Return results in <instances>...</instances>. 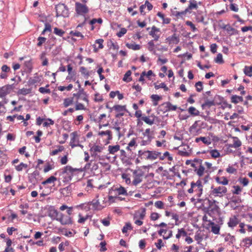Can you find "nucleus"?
<instances>
[{"mask_svg": "<svg viewBox=\"0 0 252 252\" xmlns=\"http://www.w3.org/2000/svg\"><path fill=\"white\" fill-rule=\"evenodd\" d=\"M56 17L63 16L67 17L69 16L68 9L63 3H59L56 5Z\"/></svg>", "mask_w": 252, "mask_h": 252, "instance_id": "obj_1", "label": "nucleus"}, {"mask_svg": "<svg viewBox=\"0 0 252 252\" xmlns=\"http://www.w3.org/2000/svg\"><path fill=\"white\" fill-rule=\"evenodd\" d=\"M75 10L79 15H83L89 12L88 7L86 5L79 2H76L75 3Z\"/></svg>", "mask_w": 252, "mask_h": 252, "instance_id": "obj_2", "label": "nucleus"}, {"mask_svg": "<svg viewBox=\"0 0 252 252\" xmlns=\"http://www.w3.org/2000/svg\"><path fill=\"white\" fill-rule=\"evenodd\" d=\"M206 200H208V204H209V207L207 208V209H208L207 213L208 214H210L209 213V212H216L218 213L220 211V208H219V206L215 204V203L217 202V201L215 200H211L209 199L208 198H206Z\"/></svg>", "mask_w": 252, "mask_h": 252, "instance_id": "obj_3", "label": "nucleus"}, {"mask_svg": "<svg viewBox=\"0 0 252 252\" xmlns=\"http://www.w3.org/2000/svg\"><path fill=\"white\" fill-rule=\"evenodd\" d=\"M227 192V189L225 187H219L214 189L210 193V196L214 195L215 196H221L222 193H225Z\"/></svg>", "mask_w": 252, "mask_h": 252, "instance_id": "obj_4", "label": "nucleus"}, {"mask_svg": "<svg viewBox=\"0 0 252 252\" xmlns=\"http://www.w3.org/2000/svg\"><path fill=\"white\" fill-rule=\"evenodd\" d=\"M13 84L7 85L2 87H0V97H4L7 94H9L13 89Z\"/></svg>", "mask_w": 252, "mask_h": 252, "instance_id": "obj_5", "label": "nucleus"}, {"mask_svg": "<svg viewBox=\"0 0 252 252\" xmlns=\"http://www.w3.org/2000/svg\"><path fill=\"white\" fill-rule=\"evenodd\" d=\"M56 220L59 221L63 225L72 224V223L71 218L69 216L64 215L62 213L60 214L59 218H56Z\"/></svg>", "mask_w": 252, "mask_h": 252, "instance_id": "obj_6", "label": "nucleus"}, {"mask_svg": "<svg viewBox=\"0 0 252 252\" xmlns=\"http://www.w3.org/2000/svg\"><path fill=\"white\" fill-rule=\"evenodd\" d=\"M205 102L201 105V107L203 109L206 108H210L212 106H215L216 104L215 99L209 100L208 97L204 96Z\"/></svg>", "mask_w": 252, "mask_h": 252, "instance_id": "obj_7", "label": "nucleus"}, {"mask_svg": "<svg viewBox=\"0 0 252 252\" xmlns=\"http://www.w3.org/2000/svg\"><path fill=\"white\" fill-rule=\"evenodd\" d=\"M39 172L35 170L32 173L29 174V181L33 185H35L37 183V176H39Z\"/></svg>", "mask_w": 252, "mask_h": 252, "instance_id": "obj_8", "label": "nucleus"}, {"mask_svg": "<svg viewBox=\"0 0 252 252\" xmlns=\"http://www.w3.org/2000/svg\"><path fill=\"white\" fill-rule=\"evenodd\" d=\"M160 30L159 28H157L156 26H153L151 28V31L149 32V34L152 36L154 39L153 40L158 41L159 38V35L157 34L156 32H159Z\"/></svg>", "mask_w": 252, "mask_h": 252, "instance_id": "obj_9", "label": "nucleus"}, {"mask_svg": "<svg viewBox=\"0 0 252 252\" xmlns=\"http://www.w3.org/2000/svg\"><path fill=\"white\" fill-rule=\"evenodd\" d=\"M89 205L92 206V209L94 210H100L103 208L98 200L94 199L89 203Z\"/></svg>", "mask_w": 252, "mask_h": 252, "instance_id": "obj_10", "label": "nucleus"}, {"mask_svg": "<svg viewBox=\"0 0 252 252\" xmlns=\"http://www.w3.org/2000/svg\"><path fill=\"white\" fill-rule=\"evenodd\" d=\"M147 152H148V155L146 158L147 159H155L161 154L160 152L156 151L147 150Z\"/></svg>", "mask_w": 252, "mask_h": 252, "instance_id": "obj_11", "label": "nucleus"}, {"mask_svg": "<svg viewBox=\"0 0 252 252\" xmlns=\"http://www.w3.org/2000/svg\"><path fill=\"white\" fill-rule=\"evenodd\" d=\"M231 137L233 139V143L228 144L229 148H237L241 146L242 143L237 137L231 136Z\"/></svg>", "mask_w": 252, "mask_h": 252, "instance_id": "obj_12", "label": "nucleus"}, {"mask_svg": "<svg viewBox=\"0 0 252 252\" xmlns=\"http://www.w3.org/2000/svg\"><path fill=\"white\" fill-rule=\"evenodd\" d=\"M209 221V223L208 225L211 226V231L215 234H219L220 226L219 225L215 224L213 221L210 220Z\"/></svg>", "mask_w": 252, "mask_h": 252, "instance_id": "obj_13", "label": "nucleus"}, {"mask_svg": "<svg viewBox=\"0 0 252 252\" xmlns=\"http://www.w3.org/2000/svg\"><path fill=\"white\" fill-rule=\"evenodd\" d=\"M166 40L169 42V44H178L180 39L179 38L176 36V34H173L172 36H169L166 38Z\"/></svg>", "mask_w": 252, "mask_h": 252, "instance_id": "obj_14", "label": "nucleus"}, {"mask_svg": "<svg viewBox=\"0 0 252 252\" xmlns=\"http://www.w3.org/2000/svg\"><path fill=\"white\" fill-rule=\"evenodd\" d=\"M239 223V220L236 216H234L233 218H230L228 222V225L229 227L233 228L236 226Z\"/></svg>", "mask_w": 252, "mask_h": 252, "instance_id": "obj_15", "label": "nucleus"}, {"mask_svg": "<svg viewBox=\"0 0 252 252\" xmlns=\"http://www.w3.org/2000/svg\"><path fill=\"white\" fill-rule=\"evenodd\" d=\"M166 105L165 106L166 109L165 110V112L169 111L171 110L175 111L177 108V107L176 105H174L172 104L170 102H165L162 104V105Z\"/></svg>", "mask_w": 252, "mask_h": 252, "instance_id": "obj_16", "label": "nucleus"}, {"mask_svg": "<svg viewBox=\"0 0 252 252\" xmlns=\"http://www.w3.org/2000/svg\"><path fill=\"white\" fill-rule=\"evenodd\" d=\"M243 101V97L241 96H238L237 95H233L231 97V101L232 103L237 104L239 101L242 102Z\"/></svg>", "mask_w": 252, "mask_h": 252, "instance_id": "obj_17", "label": "nucleus"}, {"mask_svg": "<svg viewBox=\"0 0 252 252\" xmlns=\"http://www.w3.org/2000/svg\"><path fill=\"white\" fill-rule=\"evenodd\" d=\"M120 146L119 145L115 146L110 145L108 147V151L110 154H114L115 153L120 150Z\"/></svg>", "mask_w": 252, "mask_h": 252, "instance_id": "obj_18", "label": "nucleus"}, {"mask_svg": "<svg viewBox=\"0 0 252 252\" xmlns=\"http://www.w3.org/2000/svg\"><path fill=\"white\" fill-rule=\"evenodd\" d=\"M77 170V169L73 168L71 166L68 165L64 167L63 171L62 172V174H64L65 173H67L68 172L72 174L73 172Z\"/></svg>", "mask_w": 252, "mask_h": 252, "instance_id": "obj_19", "label": "nucleus"}, {"mask_svg": "<svg viewBox=\"0 0 252 252\" xmlns=\"http://www.w3.org/2000/svg\"><path fill=\"white\" fill-rule=\"evenodd\" d=\"M155 44L154 40H152L148 43V49L149 51L153 52L156 55H157L156 50L154 49Z\"/></svg>", "mask_w": 252, "mask_h": 252, "instance_id": "obj_20", "label": "nucleus"}, {"mask_svg": "<svg viewBox=\"0 0 252 252\" xmlns=\"http://www.w3.org/2000/svg\"><path fill=\"white\" fill-rule=\"evenodd\" d=\"M85 95V96H87V94H86V93L85 92L84 90L83 89H79V91L76 93V94H73V95L74 97H76V99H77V100L79 98H80V97H81L82 95Z\"/></svg>", "mask_w": 252, "mask_h": 252, "instance_id": "obj_21", "label": "nucleus"}, {"mask_svg": "<svg viewBox=\"0 0 252 252\" xmlns=\"http://www.w3.org/2000/svg\"><path fill=\"white\" fill-rule=\"evenodd\" d=\"M32 90L31 89L23 88L19 89L17 92L18 95H26L31 93Z\"/></svg>", "mask_w": 252, "mask_h": 252, "instance_id": "obj_22", "label": "nucleus"}, {"mask_svg": "<svg viewBox=\"0 0 252 252\" xmlns=\"http://www.w3.org/2000/svg\"><path fill=\"white\" fill-rule=\"evenodd\" d=\"M115 190L118 192L119 195H124L126 196L128 195L126 190L124 187L122 186H120V187L119 188H116Z\"/></svg>", "mask_w": 252, "mask_h": 252, "instance_id": "obj_23", "label": "nucleus"}, {"mask_svg": "<svg viewBox=\"0 0 252 252\" xmlns=\"http://www.w3.org/2000/svg\"><path fill=\"white\" fill-rule=\"evenodd\" d=\"M189 113L192 116H198L199 115V112L195 107L190 106L188 109Z\"/></svg>", "mask_w": 252, "mask_h": 252, "instance_id": "obj_24", "label": "nucleus"}, {"mask_svg": "<svg viewBox=\"0 0 252 252\" xmlns=\"http://www.w3.org/2000/svg\"><path fill=\"white\" fill-rule=\"evenodd\" d=\"M72 184H70L69 186H68L64 188L61 189L60 190L61 193L64 194V193L63 192V191H65L66 195H67L69 193H71V192L72 191Z\"/></svg>", "mask_w": 252, "mask_h": 252, "instance_id": "obj_25", "label": "nucleus"}, {"mask_svg": "<svg viewBox=\"0 0 252 252\" xmlns=\"http://www.w3.org/2000/svg\"><path fill=\"white\" fill-rule=\"evenodd\" d=\"M131 74V71L129 70L126 72L125 74L124 75L123 80L126 82H129L132 80V78L130 77Z\"/></svg>", "mask_w": 252, "mask_h": 252, "instance_id": "obj_26", "label": "nucleus"}, {"mask_svg": "<svg viewBox=\"0 0 252 252\" xmlns=\"http://www.w3.org/2000/svg\"><path fill=\"white\" fill-rule=\"evenodd\" d=\"M201 141L202 142L205 144L209 145L211 144V141L210 139H208L205 137H200L196 138L195 139V142H198L199 141Z\"/></svg>", "mask_w": 252, "mask_h": 252, "instance_id": "obj_27", "label": "nucleus"}, {"mask_svg": "<svg viewBox=\"0 0 252 252\" xmlns=\"http://www.w3.org/2000/svg\"><path fill=\"white\" fill-rule=\"evenodd\" d=\"M7 158L3 152H0V167L6 162Z\"/></svg>", "mask_w": 252, "mask_h": 252, "instance_id": "obj_28", "label": "nucleus"}, {"mask_svg": "<svg viewBox=\"0 0 252 252\" xmlns=\"http://www.w3.org/2000/svg\"><path fill=\"white\" fill-rule=\"evenodd\" d=\"M71 135L72 137L70 140V146L72 148H73L77 146V145L74 144V142H75L76 137L77 136V133L76 131H74L71 133Z\"/></svg>", "mask_w": 252, "mask_h": 252, "instance_id": "obj_29", "label": "nucleus"}, {"mask_svg": "<svg viewBox=\"0 0 252 252\" xmlns=\"http://www.w3.org/2000/svg\"><path fill=\"white\" fill-rule=\"evenodd\" d=\"M126 46L129 48L132 49L133 50H138L140 49V46L138 44H130V43H126Z\"/></svg>", "mask_w": 252, "mask_h": 252, "instance_id": "obj_30", "label": "nucleus"}, {"mask_svg": "<svg viewBox=\"0 0 252 252\" xmlns=\"http://www.w3.org/2000/svg\"><path fill=\"white\" fill-rule=\"evenodd\" d=\"M244 73L250 77L252 76V66H246L244 69Z\"/></svg>", "mask_w": 252, "mask_h": 252, "instance_id": "obj_31", "label": "nucleus"}, {"mask_svg": "<svg viewBox=\"0 0 252 252\" xmlns=\"http://www.w3.org/2000/svg\"><path fill=\"white\" fill-rule=\"evenodd\" d=\"M141 119L149 125H152L154 123V119H150L148 117L143 116L141 117Z\"/></svg>", "mask_w": 252, "mask_h": 252, "instance_id": "obj_32", "label": "nucleus"}, {"mask_svg": "<svg viewBox=\"0 0 252 252\" xmlns=\"http://www.w3.org/2000/svg\"><path fill=\"white\" fill-rule=\"evenodd\" d=\"M154 86L156 90L159 89V88H163L165 91H168L169 90V88L166 86L164 83H161L159 85H157L156 83H155Z\"/></svg>", "mask_w": 252, "mask_h": 252, "instance_id": "obj_33", "label": "nucleus"}, {"mask_svg": "<svg viewBox=\"0 0 252 252\" xmlns=\"http://www.w3.org/2000/svg\"><path fill=\"white\" fill-rule=\"evenodd\" d=\"M60 216L59 212L57 210L55 209L50 210V213L49 214V216L52 219H55L58 217V216Z\"/></svg>", "mask_w": 252, "mask_h": 252, "instance_id": "obj_34", "label": "nucleus"}, {"mask_svg": "<svg viewBox=\"0 0 252 252\" xmlns=\"http://www.w3.org/2000/svg\"><path fill=\"white\" fill-rule=\"evenodd\" d=\"M80 71L82 75H83L86 78H88L90 76L89 72L87 70V69L84 67L81 66L80 68Z\"/></svg>", "mask_w": 252, "mask_h": 252, "instance_id": "obj_35", "label": "nucleus"}, {"mask_svg": "<svg viewBox=\"0 0 252 252\" xmlns=\"http://www.w3.org/2000/svg\"><path fill=\"white\" fill-rule=\"evenodd\" d=\"M197 186L198 188V190L199 191V193L197 194V196L198 197H200L202 194L203 191V186L200 180H198L197 181Z\"/></svg>", "mask_w": 252, "mask_h": 252, "instance_id": "obj_36", "label": "nucleus"}, {"mask_svg": "<svg viewBox=\"0 0 252 252\" xmlns=\"http://www.w3.org/2000/svg\"><path fill=\"white\" fill-rule=\"evenodd\" d=\"M54 33L60 36H63V35L64 34L65 32L61 29H60L56 27L54 29Z\"/></svg>", "mask_w": 252, "mask_h": 252, "instance_id": "obj_37", "label": "nucleus"}, {"mask_svg": "<svg viewBox=\"0 0 252 252\" xmlns=\"http://www.w3.org/2000/svg\"><path fill=\"white\" fill-rule=\"evenodd\" d=\"M215 62L219 64H222L224 63L222 59V56L220 53L217 55V57L215 59Z\"/></svg>", "mask_w": 252, "mask_h": 252, "instance_id": "obj_38", "label": "nucleus"}, {"mask_svg": "<svg viewBox=\"0 0 252 252\" xmlns=\"http://www.w3.org/2000/svg\"><path fill=\"white\" fill-rule=\"evenodd\" d=\"M73 101V97L71 98H66L64 99L63 105L65 107H67L71 105Z\"/></svg>", "mask_w": 252, "mask_h": 252, "instance_id": "obj_39", "label": "nucleus"}, {"mask_svg": "<svg viewBox=\"0 0 252 252\" xmlns=\"http://www.w3.org/2000/svg\"><path fill=\"white\" fill-rule=\"evenodd\" d=\"M103 148L101 146H99L97 145H94L93 147H92L90 149L91 152H101Z\"/></svg>", "mask_w": 252, "mask_h": 252, "instance_id": "obj_40", "label": "nucleus"}, {"mask_svg": "<svg viewBox=\"0 0 252 252\" xmlns=\"http://www.w3.org/2000/svg\"><path fill=\"white\" fill-rule=\"evenodd\" d=\"M210 153L212 158H217L220 156V155L217 150H212L210 151Z\"/></svg>", "mask_w": 252, "mask_h": 252, "instance_id": "obj_41", "label": "nucleus"}, {"mask_svg": "<svg viewBox=\"0 0 252 252\" xmlns=\"http://www.w3.org/2000/svg\"><path fill=\"white\" fill-rule=\"evenodd\" d=\"M132 228V227L131 223L130 222H126L122 230L123 233H125L127 231V230H131Z\"/></svg>", "mask_w": 252, "mask_h": 252, "instance_id": "obj_42", "label": "nucleus"}, {"mask_svg": "<svg viewBox=\"0 0 252 252\" xmlns=\"http://www.w3.org/2000/svg\"><path fill=\"white\" fill-rule=\"evenodd\" d=\"M204 170H205L204 167L203 166H202V165H200L199 167V168L198 169H197V170L195 172H196L197 174L199 177H201L203 174Z\"/></svg>", "mask_w": 252, "mask_h": 252, "instance_id": "obj_43", "label": "nucleus"}, {"mask_svg": "<svg viewBox=\"0 0 252 252\" xmlns=\"http://www.w3.org/2000/svg\"><path fill=\"white\" fill-rule=\"evenodd\" d=\"M25 66L28 69V71L31 72L32 69V66L31 61H26L24 63Z\"/></svg>", "mask_w": 252, "mask_h": 252, "instance_id": "obj_44", "label": "nucleus"}, {"mask_svg": "<svg viewBox=\"0 0 252 252\" xmlns=\"http://www.w3.org/2000/svg\"><path fill=\"white\" fill-rule=\"evenodd\" d=\"M28 165L27 164L21 162L19 165L16 166L15 168L18 171H21L23 170V168H27Z\"/></svg>", "mask_w": 252, "mask_h": 252, "instance_id": "obj_45", "label": "nucleus"}, {"mask_svg": "<svg viewBox=\"0 0 252 252\" xmlns=\"http://www.w3.org/2000/svg\"><path fill=\"white\" fill-rule=\"evenodd\" d=\"M242 202V199L239 197L233 196L230 201L231 203H234L235 204L240 203Z\"/></svg>", "mask_w": 252, "mask_h": 252, "instance_id": "obj_46", "label": "nucleus"}, {"mask_svg": "<svg viewBox=\"0 0 252 252\" xmlns=\"http://www.w3.org/2000/svg\"><path fill=\"white\" fill-rule=\"evenodd\" d=\"M202 82L201 81H198L195 83V86L196 88V91L198 92H200L203 90Z\"/></svg>", "mask_w": 252, "mask_h": 252, "instance_id": "obj_47", "label": "nucleus"}, {"mask_svg": "<svg viewBox=\"0 0 252 252\" xmlns=\"http://www.w3.org/2000/svg\"><path fill=\"white\" fill-rule=\"evenodd\" d=\"M38 77L35 76L34 79L30 78L29 80L28 83L29 85H34L38 82Z\"/></svg>", "mask_w": 252, "mask_h": 252, "instance_id": "obj_48", "label": "nucleus"}, {"mask_svg": "<svg viewBox=\"0 0 252 252\" xmlns=\"http://www.w3.org/2000/svg\"><path fill=\"white\" fill-rule=\"evenodd\" d=\"M233 188L235 190L232 191V193L234 194H239L242 190V189L239 186H234Z\"/></svg>", "mask_w": 252, "mask_h": 252, "instance_id": "obj_49", "label": "nucleus"}, {"mask_svg": "<svg viewBox=\"0 0 252 252\" xmlns=\"http://www.w3.org/2000/svg\"><path fill=\"white\" fill-rule=\"evenodd\" d=\"M37 40L38 42L37 44L38 46H41L42 44L45 42L46 40V38L44 37L39 36L38 37Z\"/></svg>", "mask_w": 252, "mask_h": 252, "instance_id": "obj_50", "label": "nucleus"}, {"mask_svg": "<svg viewBox=\"0 0 252 252\" xmlns=\"http://www.w3.org/2000/svg\"><path fill=\"white\" fill-rule=\"evenodd\" d=\"M225 241H230L231 243H233V241L235 240V237L231 236L229 233L227 234V236L225 238Z\"/></svg>", "mask_w": 252, "mask_h": 252, "instance_id": "obj_51", "label": "nucleus"}, {"mask_svg": "<svg viewBox=\"0 0 252 252\" xmlns=\"http://www.w3.org/2000/svg\"><path fill=\"white\" fill-rule=\"evenodd\" d=\"M186 24L190 27L193 32H195L197 30V28L195 27L194 25L189 21H187Z\"/></svg>", "mask_w": 252, "mask_h": 252, "instance_id": "obj_52", "label": "nucleus"}, {"mask_svg": "<svg viewBox=\"0 0 252 252\" xmlns=\"http://www.w3.org/2000/svg\"><path fill=\"white\" fill-rule=\"evenodd\" d=\"M151 98L153 101H158L162 99V97L158 94H152Z\"/></svg>", "mask_w": 252, "mask_h": 252, "instance_id": "obj_53", "label": "nucleus"}, {"mask_svg": "<svg viewBox=\"0 0 252 252\" xmlns=\"http://www.w3.org/2000/svg\"><path fill=\"white\" fill-rule=\"evenodd\" d=\"M39 91L40 93L42 94H50L51 93V91L49 89H46L44 87H40L39 88Z\"/></svg>", "mask_w": 252, "mask_h": 252, "instance_id": "obj_54", "label": "nucleus"}, {"mask_svg": "<svg viewBox=\"0 0 252 252\" xmlns=\"http://www.w3.org/2000/svg\"><path fill=\"white\" fill-rule=\"evenodd\" d=\"M96 22L101 24L102 23V20L101 18H98V19H93L92 20L90 21V24L91 25H93L94 24H95Z\"/></svg>", "mask_w": 252, "mask_h": 252, "instance_id": "obj_55", "label": "nucleus"}, {"mask_svg": "<svg viewBox=\"0 0 252 252\" xmlns=\"http://www.w3.org/2000/svg\"><path fill=\"white\" fill-rule=\"evenodd\" d=\"M70 34L73 36L81 37L82 38L84 37V35L80 32L78 31H71Z\"/></svg>", "mask_w": 252, "mask_h": 252, "instance_id": "obj_56", "label": "nucleus"}, {"mask_svg": "<svg viewBox=\"0 0 252 252\" xmlns=\"http://www.w3.org/2000/svg\"><path fill=\"white\" fill-rule=\"evenodd\" d=\"M126 32L127 30L125 28H122L120 31L117 33V35L119 37H121L126 34Z\"/></svg>", "mask_w": 252, "mask_h": 252, "instance_id": "obj_57", "label": "nucleus"}, {"mask_svg": "<svg viewBox=\"0 0 252 252\" xmlns=\"http://www.w3.org/2000/svg\"><path fill=\"white\" fill-rule=\"evenodd\" d=\"M198 8L197 3H189V5L187 7V9L190 11V10L193 9H197Z\"/></svg>", "mask_w": 252, "mask_h": 252, "instance_id": "obj_58", "label": "nucleus"}, {"mask_svg": "<svg viewBox=\"0 0 252 252\" xmlns=\"http://www.w3.org/2000/svg\"><path fill=\"white\" fill-rule=\"evenodd\" d=\"M159 218V215L157 213H152L151 215V219L153 220H157Z\"/></svg>", "mask_w": 252, "mask_h": 252, "instance_id": "obj_59", "label": "nucleus"}, {"mask_svg": "<svg viewBox=\"0 0 252 252\" xmlns=\"http://www.w3.org/2000/svg\"><path fill=\"white\" fill-rule=\"evenodd\" d=\"M99 245L101 247V248L100 249V251L101 252H104V251H106L107 249L105 247V246L106 245V243L105 242V241L101 242Z\"/></svg>", "mask_w": 252, "mask_h": 252, "instance_id": "obj_60", "label": "nucleus"}, {"mask_svg": "<svg viewBox=\"0 0 252 252\" xmlns=\"http://www.w3.org/2000/svg\"><path fill=\"white\" fill-rule=\"evenodd\" d=\"M155 206L159 209H162L163 207V203L161 201H157L155 203Z\"/></svg>", "mask_w": 252, "mask_h": 252, "instance_id": "obj_61", "label": "nucleus"}, {"mask_svg": "<svg viewBox=\"0 0 252 252\" xmlns=\"http://www.w3.org/2000/svg\"><path fill=\"white\" fill-rule=\"evenodd\" d=\"M103 100V99L101 96L98 93H97L95 94L94 101L98 102H102Z\"/></svg>", "mask_w": 252, "mask_h": 252, "instance_id": "obj_62", "label": "nucleus"}, {"mask_svg": "<svg viewBox=\"0 0 252 252\" xmlns=\"http://www.w3.org/2000/svg\"><path fill=\"white\" fill-rule=\"evenodd\" d=\"M48 184H51L54 183L55 181L57 180V178L54 176H51L49 178L46 179Z\"/></svg>", "mask_w": 252, "mask_h": 252, "instance_id": "obj_63", "label": "nucleus"}, {"mask_svg": "<svg viewBox=\"0 0 252 252\" xmlns=\"http://www.w3.org/2000/svg\"><path fill=\"white\" fill-rule=\"evenodd\" d=\"M243 242H246V244H249V246L252 245V238L250 237H247L243 240Z\"/></svg>", "mask_w": 252, "mask_h": 252, "instance_id": "obj_64", "label": "nucleus"}]
</instances>
